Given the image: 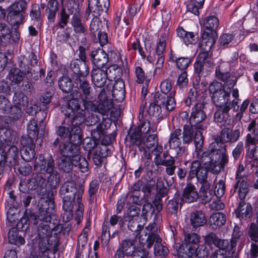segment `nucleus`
Instances as JSON below:
<instances>
[{
  "mask_svg": "<svg viewBox=\"0 0 258 258\" xmlns=\"http://www.w3.org/2000/svg\"><path fill=\"white\" fill-rule=\"evenodd\" d=\"M85 110L80 108L78 100H70L67 105L62 108V111L68 117L72 116V125L70 127L59 126L57 134L61 139L67 142L60 146L62 156L58 162V166L65 172H69L73 166L78 167L81 172L88 170V164L86 159L79 154L78 145L81 141V130L79 125L86 119V111H98L106 115L112 108V105L108 101H104L96 106L91 101L84 100Z\"/></svg>",
  "mask_w": 258,
  "mask_h": 258,
  "instance_id": "nucleus-1",
  "label": "nucleus"
},
{
  "mask_svg": "<svg viewBox=\"0 0 258 258\" xmlns=\"http://www.w3.org/2000/svg\"><path fill=\"white\" fill-rule=\"evenodd\" d=\"M200 162L194 161L191 164L189 176L196 177L202 183L200 192L207 202H210L213 196L209 190L210 185L207 181V170L218 173L228 162V156L226 153V147L222 144L213 143L210 144L209 150L204 152L200 157Z\"/></svg>",
  "mask_w": 258,
  "mask_h": 258,
  "instance_id": "nucleus-2",
  "label": "nucleus"
},
{
  "mask_svg": "<svg viewBox=\"0 0 258 258\" xmlns=\"http://www.w3.org/2000/svg\"><path fill=\"white\" fill-rule=\"evenodd\" d=\"M155 226V223H151L146 226L144 232L145 233V237H147V238H144L143 236L141 235L139 238V241L141 244H144L145 242H146L147 244V247L148 248H151L155 242V255H166L167 254L168 250L166 247L161 244V239L157 234L152 233Z\"/></svg>",
  "mask_w": 258,
  "mask_h": 258,
  "instance_id": "nucleus-3",
  "label": "nucleus"
},
{
  "mask_svg": "<svg viewBox=\"0 0 258 258\" xmlns=\"http://www.w3.org/2000/svg\"><path fill=\"white\" fill-rule=\"evenodd\" d=\"M60 194L63 200V210L68 213V218L72 217V210L73 208L75 195L77 193V187L73 181L65 183L61 187Z\"/></svg>",
  "mask_w": 258,
  "mask_h": 258,
  "instance_id": "nucleus-4",
  "label": "nucleus"
},
{
  "mask_svg": "<svg viewBox=\"0 0 258 258\" xmlns=\"http://www.w3.org/2000/svg\"><path fill=\"white\" fill-rule=\"evenodd\" d=\"M209 92L214 104L219 107L228 102L230 98V89L227 90L223 88L221 83L213 82L209 86Z\"/></svg>",
  "mask_w": 258,
  "mask_h": 258,
  "instance_id": "nucleus-5",
  "label": "nucleus"
},
{
  "mask_svg": "<svg viewBox=\"0 0 258 258\" xmlns=\"http://www.w3.org/2000/svg\"><path fill=\"white\" fill-rule=\"evenodd\" d=\"M200 237L196 233H190L186 235L184 238L187 250L185 253L179 252L178 255L180 258H194L197 256V247L196 246L199 243Z\"/></svg>",
  "mask_w": 258,
  "mask_h": 258,
  "instance_id": "nucleus-6",
  "label": "nucleus"
},
{
  "mask_svg": "<svg viewBox=\"0 0 258 258\" xmlns=\"http://www.w3.org/2000/svg\"><path fill=\"white\" fill-rule=\"evenodd\" d=\"M54 162L51 157L44 159L43 156L40 155L36 159L34 165V169L36 172L41 173H47L48 174L56 175L54 170Z\"/></svg>",
  "mask_w": 258,
  "mask_h": 258,
  "instance_id": "nucleus-7",
  "label": "nucleus"
},
{
  "mask_svg": "<svg viewBox=\"0 0 258 258\" xmlns=\"http://www.w3.org/2000/svg\"><path fill=\"white\" fill-rule=\"evenodd\" d=\"M13 103L15 108H18L17 113L20 114L22 110H25L29 114L33 115L36 113V110L32 107L27 108L28 104V98L21 92L15 93L13 97Z\"/></svg>",
  "mask_w": 258,
  "mask_h": 258,
  "instance_id": "nucleus-8",
  "label": "nucleus"
},
{
  "mask_svg": "<svg viewBox=\"0 0 258 258\" xmlns=\"http://www.w3.org/2000/svg\"><path fill=\"white\" fill-rule=\"evenodd\" d=\"M40 202L42 203V206L39 209L38 218L41 221L49 222L51 221V216L54 212V202L48 199L45 201L41 200Z\"/></svg>",
  "mask_w": 258,
  "mask_h": 258,
  "instance_id": "nucleus-9",
  "label": "nucleus"
},
{
  "mask_svg": "<svg viewBox=\"0 0 258 258\" xmlns=\"http://www.w3.org/2000/svg\"><path fill=\"white\" fill-rule=\"evenodd\" d=\"M174 96V92L173 91L169 95L160 94L159 93L155 94L156 102L160 104L163 110L168 111L172 110L175 107L176 102Z\"/></svg>",
  "mask_w": 258,
  "mask_h": 258,
  "instance_id": "nucleus-10",
  "label": "nucleus"
},
{
  "mask_svg": "<svg viewBox=\"0 0 258 258\" xmlns=\"http://www.w3.org/2000/svg\"><path fill=\"white\" fill-rule=\"evenodd\" d=\"M217 36L215 31H204L200 44L201 49L206 53L210 51L215 44Z\"/></svg>",
  "mask_w": 258,
  "mask_h": 258,
  "instance_id": "nucleus-11",
  "label": "nucleus"
},
{
  "mask_svg": "<svg viewBox=\"0 0 258 258\" xmlns=\"http://www.w3.org/2000/svg\"><path fill=\"white\" fill-rule=\"evenodd\" d=\"M21 143L23 146L21 150V157L23 160L29 162L35 157V145L31 139H23L21 141Z\"/></svg>",
  "mask_w": 258,
  "mask_h": 258,
  "instance_id": "nucleus-12",
  "label": "nucleus"
},
{
  "mask_svg": "<svg viewBox=\"0 0 258 258\" xmlns=\"http://www.w3.org/2000/svg\"><path fill=\"white\" fill-rule=\"evenodd\" d=\"M91 78L94 85L97 87L101 88L106 83L107 71L100 68H94L92 71Z\"/></svg>",
  "mask_w": 258,
  "mask_h": 258,
  "instance_id": "nucleus-13",
  "label": "nucleus"
},
{
  "mask_svg": "<svg viewBox=\"0 0 258 258\" xmlns=\"http://www.w3.org/2000/svg\"><path fill=\"white\" fill-rule=\"evenodd\" d=\"M204 108L203 103L200 102L195 105L189 119L191 123H199L206 118V115L203 110Z\"/></svg>",
  "mask_w": 258,
  "mask_h": 258,
  "instance_id": "nucleus-14",
  "label": "nucleus"
},
{
  "mask_svg": "<svg viewBox=\"0 0 258 258\" xmlns=\"http://www.w3.org/2000/svg\"><path fill=\"white\" fill-rule=\"evenodd\" d=\"M91 55L95 68L101 69L108 61L107 55L102 49L92 51Z\"/></svg>",
  "mask_w": 258,
  "mask_h": 258,
  "instance_id": "nucleus-15",
  "label": "nucleus"
},
{
  "mask_svg": "<svg viewBox=\"0 0 258 258\" xmlns=\"http://www.w3.org/2000/svg\"><path fill=\"white\" fill-rule=\"evenodd\" d=\"M240 136L238 130L232 131L231 127H224L221 133L220 140L222 142H235Z\"/></svg>",
  "mask_w": 258,
  "mask_h": 258,
  "instance_id": "nucleus-16",
  "label": "nucleus"
},
{
  "mask_svg": "<svg viewBox=\"0 0 258 258\" xmlns=\"http://www.w3.org/2000/svg\"><path fill=\"white\" fill-rule=\"evenodd\" d=\"M112 96L115 100L120 102L125 98V86L122 80H117L114 83L112 90Z\"/></svg>",
  "mask_w": 258,
  "mask_h": 258,
  "instance_id": "nucleus-17",
  "label": "nucleus"
},
{
  "mask_svg": "<svg viewBox=\"0 0 258 258\" xmlns=\"http://www.w3.org/2000/svg\"><path fill=\"white\" fill-rule=\"evenodd\" d=\"M198 197V194L195 185L187 184L184 188L181 201L187 203H192L195 201Z\"/></svg>",
  "mask_w": 258,
  "mask_h": 258,
  "instance_id": "nucleus-18",
  "label": "nucleus"
},
{
  "mask_svg": "<svg viewBox=\"0 0 258 258\" xmlns=\"http://www.w3.org/2000/svg\"><path fill=\"white\" fill-rule=\"evenodd\" d=\"M216 246L220 249V250L217 252V254H222V258H225L224 255L233 251L234 248L236 246V243L234 241H230V242H229L228 240H221L219 239Z\"/></svg>",
  "mask_w": 258,
  "mask_h": 258,
  "instance_id": "nucleus-19",
  "label": "nucleus"
},
{
  "mask_svg": "<svg viewBox=\"0 0 258 258\" xmlns=\"http://www.w3.org/2000/svg\"><path fill=\"white\" fill-rule=\"evenodd\" d=\"M235 213L237 217L240 219H246L250 218L252 214V207L248 204L241 202L236 210Z\"/></svg>",
  "mask_w": 258,
  "mask_h": 258,
  "instance_id": "nucleus-20",
  "label": "nucleus"
},
{
  "mask_svg": "<svg viewBox=\"0 0 258 258\" xmlns=\"http://www.w3.org/2000/svg\"><path fill=\"white\" fill-rule=\"evenodd\" d=\"M177 34L186 45L196 44L197 41V37L193 32L186 31L182 28H177Z\"/></svg>",
  "mask_w": 258,
  "mask_h": 258,
  "instance_id": "nucleus-21",
  "label": "nucleus"
},
{
  "mask_svg": "<svg viewBox=\"0 0 258 258\" xmlns=\"http://www.w3.org/2000/svg\"><path fill=\"white\" fill-rule=\"evenodd\" d=\"M135 143L138 145L140 148L144 149V147H142L143 145L145 148L150 149L155 146L157 143V139L155 135H150L145 138H134Z\"/></svg>",
  "mask_w": 258,
  "mask_h": 258,
  "instance_id": "nucleus-22",
  "label": "nucleus"
},
{
  "mask_svg": "<svg viewBox=\"0 0 258 258\" xmlns=\"http://www.w3.org/2000/svg\"><path fill=\"white\" fill-rule=\"evenodd\" d=\"M226 221V216L222 213H214L210 216L209 219L210 226L213 229H217L224 225Z\"/></svg>",
  "mask_w": 258,
  "mask_h": 258,
  "instance_id": "nucleus-23",
  "label": "nucleus"
},
{
  "mask_svg": "<svg viewBox=\"0 0 258 258\" xmlns=\"http://www.w3.org/2000/svg\"><path fill=\"white\" fill-rule=\"evenodd\" d=\"M190 224L194 227L203 226L206 222L204 214L201 211H196L191 213L189 218Z\"/></svg>",
  "mask_w": 258,
  "mask_h": 258,
  "instance_id": "nucleus-24",
  "label": "nucleus"
},
{
  "mask_svg": "<svg viewBox=\"0 0 258 258\" xmlns=\"http://www.w3.org/2000/svg\"><path fill=\"white\" fill-rule=\"evenodd\" d=\"M166 46V37L164 35L161 36L157 42L156 49V54L158 55L157 63L158 64L163 65L164 58L162 55L163 52Z\"/></svg>",
  "mask_w": 258,
  "mask_h": 258,
  "instance_id": "nucleus-25",
  "label": "nucleus"
},
{
  "mask_svg": "<svg viewBox=\"0 0 258 258\" xmlns=\"http://www.w3.org/2000/svg\"><path fill=\"white\" fill-rule=\"evenodd\" d=\"M49 249L46 243H39L37 249L31 253L29 258H48Z\"/></svg>",
  "mask_w": 258,
  "mask_h": 258,
  "instance_id": "nucleus-26",
  "label": "nucleus"
},
{
  "mask_svg": "<svg viewBox=\"0 0 258 258\" xmlns=\"http://www.w3.org/2000/svg\"><path fill=\"white\" fill-rule=\"evenodd\" d=\"M37 176V179L32 178L30 179L26 185L24 181H21L20 183V189L21 191L25 192L30 189H35L39 185L42 179H39Z\"/></svg>",
  "mask_w": 258,
  "mask_h": 258,
  "instance_id": "nucleus-27",
  "label": "nucleus"
},
{
  "mask_svg": "<svg viewBox=\"0 0 258 258\" xmlns=\"http://www.w3.org/2000/svg\"><path fill=\"white\" fill-rule=\"evenodd\" d=\"M3 149L6 155L7 162L12 163L15 161L18 156L19 150L18 148L15 146L10 147L9 145H3Z\"/></svg>",
  "mask_w": 258,
  "mask_h": 258,
  "instance_id": "nucleus-28",
  "label": "nucleus"
},
{
  "mask_svg": "<svg viewBox=\"0 0 258 258\" xmlns=\"http://www.w3.org/2000/svg\"><path fill=\"white\" fill-rule=\"evenodd\" d=\"M8 239L10 243L15 245H22L25 242L22 236H18V231L15 228L10 230L8 233Z\"/></svg>",
  "mask_w": 258,
  "mask_h": 258,
  "instance_id": "nucleus-29",
  "label": "nucleus"
},
{
  "mask_svg": "<svg viewBox=\"0 0 258 258\" xmlns=\"http://www.w3.org/2000/svg\"><path fill=\"white\" fill-rule=\"evenodd\" d=\"M204 26L207 29L206 31H215L219 25V20L215 16L207 17L204 21Z\"/></svg>",
  "mask_w": 258,
  "mask_h": 258,
  "instance_id": "nucleus-30",
  "label": "nucleus"
},
{
  "mask_svg": "<svg viewBox=\"0 0 258 258\" xmlns=\"http://www.w3.org/2000/svg\"><path fill=\"white\" fill-rule=\"evenodd\" d=\"M246 160L251 163L252 166L258 164V146L246 151Z\"/></svg>",
  "mask_w": 258,
  "mask_h": 258,
  "instance_id": "nucleus-31",
  "label": "nucleus"
},
{
  "mask_svg": "<svg viewBox=\"0 0 258 258\" xmlns=\"http://www.w3.org/2000/svg\"><path fill=\"white\" fill-rule=\"evenodd\" d=\"M204 2L205 0H191L187 5V9L191 13L198 15L199 10L203 8Z\"/></svg>",
  "mask_w": 258,
  "mask_h": 258,
  "instance_id": "nucleus-32",
  "label": "nucleus"
},
{
  "mask_svg": "<svg viewBox=\"0 0 258 258\" xmlns=\"http://www.w3.org/2000/svg\"><path fill=\"white\" fill-rule=\"evenodd\" d=\"M26 5L24 1H19L13 4L10 7V14L21 16V13L25 10Z\"/></svg>",
  "mask_w": 258,
  "mask_h": 258,
  "instance_id": "nucleus-33",
  "label": "nucleus"
},
{
  "mask_svg": "<svg viewBox=\"0 0 258 258\" xmlns=\"http://www.w3.org/2000/svg\"><path fill=\"white\" fill-rule=\"evenodd\" d=\"M181 131L180 129H176L171 134L169 144L170 148L175 149L179 147L181 144L179 136H180Z\"/></svg>",
  "mask_w": 258,
  "mask_h": 258,
  "instance_id": "nucleus-34",
  "label": "nucleus"
},
{
  "mask_svg": "<svg viewBox=\"0 0 258 258\" xmlns=\"http://www.w3.org/2000/svg\"><path fill=\"white\" fill-rule=\"evenodd\" d=\"M59 88L64 92H70L73 87L71 79L67 76H63L58 81Z\"/></svg>",
  "mask_w": 258,
  "mask_h": 258,
  "instance_id": "nucleus-35",
  "label": "nucleus"
},
{
  "mask_svg": "<svg viewBox=\"0 0 258 258\" xmlns=\"http://www.w3.org/2000/svg\"><path fill=\"white\" fill-rule=\"evenodd\" d=\"M162 108L159 103L156 102L155 95L154 96L153 102H151L147 110V113L150 116H158L161 112Z\"/></svg>",
  "mask_w": 258,
  "mask_h": 258,
  "instance_id": "nucleus-36",
  "label": "nucleus"
},
{
  "mask_svg": "<svg viewBox=\"0 0 258 258\" xmlns=\"http://www.w3.org/2000/svg\"><path fill=\"white\" fill-rule=\"evenodd\" d=\"M195 145L197 156L199 157L203 145V137L202 133L200 131H196L195 133Z\"/></svg>",
  "mask_w": 258,
  "mask_h": 258,
  "instance_id": "nucleus-37",
  "label": "nucleus"
},
{
  "mask_svg": "<svg viewBox=\"0 0 258 258\" xmlns=\"http://www.w3.org/2000/svg\"><path fill=\"white\" fill-rule=\"evenodd\" d=\"M122 250L127 255H132L135 252V245L134 241L131 240H125L122 242Z\"/></svg>",
  "mask_w": 258,
  "mask_h": 258,
  "instance_id": "nucleus-38",
  "label": "nucleus"
},
{
  "mask_svg": "<svg viewBox=\"0 0 258 258\" xmlns=\"http://www.w3.org/2000/svg\"><path fill=\"white\" fill-rule=\"evenodd\" d=\"M27 131L29 138L27 139L35 138L38 136L37 121L35 119L31 120L27 126Z\"/></svg>",
  "mask_w": 258,
  "mask_h": 258,
  "instance_id": "nucleus-39",
  "label": "nucleus"
},
{
  "mask_svg": "<svg viewBox=\"0 0 258 258\" xmlns=\"http://www.w3.org/2000/svg\"><path fill=\"white\" fill-rule=\"evenodd\" d=\"M221 108L223 109V112L224 113H227L230 109H232L233 112H236L239 108L238 102L236 99L231 100L230 98L229 101Z\"/></svg>",
  "mask_w": 258,
  "mask_h": 258,
  "instance_id": "nucleus-40",
  "label": "nucleus"
},
{
  "mask_svg": "<svg viewBox=\"0 0 258 258\" xmlns=\"http://www.w3.org/2000/svg\"><path fill=\"white\" fill-rule=\"evenodd\" d=\"M140 134L138 135L136 138H145L146 135L150 132V131H152V132H154V128L151 127L150 126V122L148 120L147 121H144L142 123L139 127Z\"/></svg>",
  "mask_w": 258,
  "mask_h": 258,
  "instance_id": "nucleus-41",
  "label": "nucleus"
},
{
  "mask_svg": "<svg viewBox=\"0 0 258 258\" xmlns=\"http://www.w3.org/2000/svg\"><path fill=\"white\" fill-rule=\"evenodd\" d=\"M59 4L56 0H49L47 9L49 11L48 18L53 19L55 17V13L58 9Z\"/></svg>",
  "mask_w": 258,
  "mask_h": 258,
  "instance_id": "nucleus-42",
  "label": "nucleus"
},
{
  "mask_svg": "<svg viewBox=\"0 0 258 258\" xmlns=\"http://www.w3.org/2000/svg\"><path fill=\"white\" fill-rule=\"evenodd\" d=\"M194 131L192 127L188 125H184L183 132V142L184 144H189L192 139Z\"/></svg>",
  "mask_w": 258,
  "mask_h": 258,
  "instance_id": "nucleus-43",
  "label": "nucleus"
},
{
  "mask_svg": "<svg viewBox=\"0 0 258 258\" xmlns=\"http://www.w3.org/2000/svg\"><path fill=\"white\" fill-rule=\"evenodd\" d=\"M239 184L238 196L241 200L244 199L248 191V185L245 178L242 179L239 183L237 182V185Z\"/></svg>",
  "mask_w": 258,
  "mask_h": 258,
  "instance_id": "nucleus-44",
  "label": "nucleus"
},
{
  "mask_svg": "<svg viewBox=\"0 0 258 258\" xmlns=\"http://www.w3.org/2000/svg\"><path fill=\"white\" fill-rule=\"evenodd\" d=\"M72 25L76 33H84L85 29L81 22L80 19L76 16H74L72 19Z\"/></svg>",
  "mask_w": 258,
  "mask_h": 258,
  "instance_id": "nucleus-45",
  "label": "nucleus"
},
{
  "mask_svg": "<svg viewBox=\"0 0 258 258\" xmlns=\"http://www.w3.org/2000/svg\"><path fill=\"white\" fill-rule=\"evenodd\" d=\"M225 185L223 180H220L217 182L214 187V195L218 198H220L223 196L225 193Z\"/></svg>",
  "mask_w": 258,
  "mask_h": 258,
  "instance_id": "nucleus-46",
  "label": "nucleus"
},
{
  "mask_svg": "<svg viewBox=\"0 0 258 258\" xmlns=\"http://www.w3.org/2000/svg\"><path fill=\"white\" fill-rule=\"evenodd\" d=\"M160 89L162 93L161 94L169 95L173 91L174 92V94H175V91L172 88L171 82L168 80H164L161 82Z\"/></svg>",
  "mask_w": 258,
  "mask_h": 258,
  "instance_id": "nucleus-47",
  "label": "nucleus"
},
{
  "mask_svg": "<svg viewBox=\"0 0 258 258\" xmlns=\"http://www.w3.org/2000/svg\"><path fill=\"white\" fill-rule=\"evenodd\" d=\"M101 27V22L99 18L94 17L92 20L90 25V29L91 32L95 34L96 32L99 31Z\"/></svg>",
  "mask_w": 258,
  "mask_h": 258,
  "instance_id": "nucleus-48",
  "label": "nucleus"
},
{
  "mask_svg": "<svg viewBox=\"0 0 258 258\" xmlns=\"http://www.w3.org/2000/svg\"><path fill=\"white\" fill-rule=\"evenodd\" d=\"M9 78L12 82H20L23 80L22 73L18 70H15L9 74Z\"/></svg>",
  "mask_w": 258,
  "mask_h": 258,
  "instance_id": "nucleus-49",
  "label": "nucleus"
},
{
  "mask_svg": "<svg viewBox=\"0 0 258 258\" xmlns=\"http://www.w3.org/2000/svg\"><path fill=\"white\" fill-rule=\"evenodd\" d=\"M248 235L251 240L255 242L258 241V227L254 223H252L248 230Z\"/></svg>",
  "mask_w": 258,
  "mask_h": 258,
  "instance_id": "nucleus-50",
  "label": "nucleus"
},
{
  "mask_svg": "<svg viewBox=\"0 0 258 258\" xmlns=\"http://www.w3.org/2000/svg\"><path fill=\"white\" fill-rule=\"evenodd\" d=\"M198 97V92L196 88H193L189 91L188 98L185 101V103L187 106H189L191 103L194 102L197 100Z\"/></svg>",
  "mask_w": 258,
  "mask_h": 258,
  "instance_id": "nucleus-51",
  "label": "nucleus"
},
{
  "mask_svg": "<svg viewBox=\"0 0 258 258\" xmlns=\"http://www.w3.org/2000/svg\"><path fill=\"white\" fill-rule=\"evenodd\" d=\"M176 62L178 69L183 70L187 68L190 60L188 57H180L176 60Z\"/></svg>",
  "mask_w": 258,
  "mask_h": 258,
  "instance_id": "nucleus-52",
  "label": "nucleus"
},
{
  "mask_svg": "<svg viewBox=\"0 0 258 258\" xmlns=\"http://www.w3.org/2000/svg\"><path fill=\"white\" fill-rule=\"evenodd\" d=\"M258 143L257 135L255 133L248 134L246 136L245 146L247 147L250 145H256Z\"/></svg>",
  "mask_w": 258,
  "mask_h": 258,
  "instance_id": "nucleus-53",
  "label": "nucleus"
},
{
  "mask_svg": "<svg viewBox=\"0 0 258 258\" xmlns=\"http://www.w3.org/2000/svg\"><path fill=\"white\" fill-rule=\"evenodd\" d=\"M198 61L195 64V69L197 73H200L206 67L207 63L211 66V63L208 62V60L202 59V57H198Z\"/></svg>",
  "mask_w": 258,
  "mask_h": 258,
  "instance_id": "nucleus-54",
  "label": "nucleus"
},
{
  "mask_svg": "<svg viewBox=\"0 0 258 258\" xmlns=\"http://www.w3.org/2000/svg\"><path fill=\"white\" fill-rule=\"evenodd\" d=\"M135 75L137 78V82L139 84L144 82L145 78V73L142 68L140 67H136L135 68Z\"/></svg>",
  "mask_w": 258,
  "mask_h": 258,
  "instance_id": "nucleus-55",
  "label": "nucleus"
},
{
  "mask_svg": "<svg viewBox=\"0 0 258 258\" xmlns=\"http://www.w3.org/2000/svg\"><path fill=\"white\" fill-rule=\"evenodd\" d=\"M233 39V36L230 34H224L221 35L219 39L220 46H226Z\"/></svg>",
  "mask_w": 258,
  "mask_h": 258,
  "instance_id": "nucleus-56",
  "label": "nucleus"
},
{
  "mask_svg": "<svg viewBox=\"0 0 258 258\" xmlns=\"http://www.w3.org/2000/svg\"><path fill=\"white\" fill-rule=\"evenodd\" d=\"M218 240L219 238L212 233L208 234L205 238V243L209 245L214 244L216 246Z\"/></svg>",
  "mask_w": 258,
  "mask_h": 258,
  "instance_id": "nucleus-57",
  "label": "nucleus"
},
{
  "mask_svg": "<svg viewBox=\"0 0 258 258\" xmlns=\"http://www.w3.org/2000/svg\"><path fill=\"white\" fill-rule=\"evenodd\" d=\"M243 143L242 142H238L237 146L232 151V156L235 160H237L239 158L241 153L243 151Z\"/></svg>",
  "mask_w": 258,
  "mask_h": 258,
  "instance_id": "nucleus-58",
  "label": "nucleus"
},
{
  "mask_svg": "<svg viewBox=\"0 0 258 258\" xmlns=\"http://www.w3.org/2000/svg\"><path fill=\"white\" fill-rule=\"evenodd\" d=\"M187 74L185 72H183L178 78L177 84L180 87H184L187 86Z\"/></svg>",
  "mask_w": 258,
  "mask_h": 258,
  "instance_id": "nucleus-59",
  "label": "nucleus"
},
{
  "mask_svg": "<svg viewBox=\"0 0 258 258\" xmlns=\"http://www.w3.org/2000/svg\"><path fill=\"white\" fill-rule=\"evenodd\" d=\"M18 170L22 175L27 176L31 173L32 167L30 165L26 163L21 165Z\"/></svg>",
  "mask_w": 258,
  "mask_h": 258,
  "instance_id": "nucleus-60",
  "label": "nucleus"
},
{
  "mask_svg": "<svg viewBox=\"0 0 258 258\" xmlns=\"http://www.w3.org/2000/svg\"><path fill=\"white\" fill-rule=\"evenodd\" d=\"M96 6L98 10L106 11L109 6V0H96Z\"/></svg>",
  "mask_w": 258,
  "mask_h": 258,
  "instance_id": "nucleus-61",
  "label": "nucleus"
},
{
  "mask_svg": "<svg viewBox=\"0 0 258 258\" xmlns=\"http://www.w3.org/2000/svg\"><path fill=\"white\" fill-rule=\"evenodd\" d=\"M30 17L34 20H38L40 18V8L37 5H34L32 7Z\"/></svg>",
  "mask_w": 258,
  "mask_h": 258,
  "instance_id": "nucleus-62",
  "label": "nucleus"
},
{
  "mask_svg": "<svg viewBox=\"0 0 258 258\" xmlns=\"http://www.w3.org/2000/svg\"><path fill=\"white\" fill-rule=\"evenodd\" d=\"M80 89L82 90L86 99L89 95L90 87L89 84L86 82H82L80 84Z\"/></svg>",
  "mask_w": 258,
  "mask_h": 258,
  "instance_id": "nucleus-63",
  "label": "nucleus"
},
{
  "mask_svg": "<svg viewBox=\"0 0 258 258\" xmlns=\"http://www.w3.org/2000/svg\"><path fill=\"white\" fill-rule=\"evenodd\" d=\"M242 232L239 230V228L237 226H235L234 228L233 233L231 241H234L236 245L239 241L240 237L242 235Z\"/></svg>",
  "mask_w": 258,
  "mask_h": 258,
  "instance_id": "nucleus-64",
  "label": "nucleus"
}]
</instances>
